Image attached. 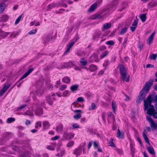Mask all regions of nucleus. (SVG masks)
Instances as JSON below:
<instances>
[{"mask_svg":"<svg viewBox=\"0 0 157 157\" xmlns=\"http://www.w3.org/2000/svg\"><path fill=\"white\" fill-rule=\"evenodd\" d=\"M153 82V80L151 79L146 83L145 86L140 91L137 98L136 101L137 103H140L145 98L146 94L149 90Z\"/></svg>","mask_w":157,"mask_h":157,"instance_id":"1","label":"nucleus"},{"mask_svg":"<svg viewBox=\"0 0 157 157\" xmlns=\"http://www.w3.org/2000/svg\"><path fill=\"white\" fill-rule=\"evenodd\" d=\"M147 120L149 122L150 124V126L151 128L149 127H147L146 128L147 130L149 132L154 131L157 128V124L151 118L150 116H147L146 117Z\"/></svg>","mask_w":157,"mask_h":157,"instance_id":"2","label":"nucleus"},{"mask_svg":"<svg viewBox=\"0 0 157 157\" xmlns=\"http://www.w3.org/2000/svg\"><path fill=\"white\" fill-rule=\"evenodd\" d=\"M154 96L152 95H149L146 100H144V108H154L153 105H151Z\"/></svg>","mask_w":157,"mask_h":157,"instance_id":"3","label":"nucleus"},{"mask_svg":"<svg viewBox=\"0 0 157 157\" xmlns=\"http://www.w3.org/2000/svg\"><path fill=\"white\" fill-rule=\"evenodd\" d=\"M120 70L121 75L123 80L128 82L129 80V76H127L126 70L124 66L121 65L120 66Z\"/></svg>","mask_w":157,"mask_h":157,"instance_id":"4","label":"nucleus"},{"mask_svg":"<svg viewBox=\"0 0 157 157\" xmlns=\"http://www.w3.org/2000/svg\"><path fill=\"white\" fill-rule=\"evenodd\" d=\"M145 110H147V114L150 115H153L155 118H157V109H144Z\"/></svg>","mask_w":157,"mask_h":157,"instance_id":"5","label":"nucleus"},{"mask_svg":"<svg viewBox=\"0 0 157 157\" xmlns=\"http://www.w3.org/2000/svg\"><path fill=\"white\" fill-rule=\"evenodd\" d=\"M108 116L107 120L109 123L113 121V123L115 122V118L114 116L112 114V113L109 112L107 113Z\"/></svg>","mask_w":157,"mask_h":157,"instance_id":"6","label":"nucleus"},{"mask_svg":"<svg viewBox=\"0 0 157 157\" xmlns=\"http://www.w3.org/2000/svg\"><path fill=\"white\" fill-rule=\"evenodd\" d=\"M99 61L98 56L96 54H94L90 58L89 62L92 63L93 61L98 62Z\"/></svg>","mask_w":157,"mask_h":157,"instance_id":"7","label":"nucleus"},{"mask_svg":"<svg viewBox=\"0 0 157 157\" xmlns=\"http://www.w3.org/2000/svg\"><path fill=\"white\" fill-rule=\"evenodd\" d=\"M10 86V84H4V86L3 87L1 91H0V97L2 96L5 93Z\"/></svg>","mask_w":157,"mask_h":157,"instance_id":"8","label":"nucleus"},{"mask_svg":"<svg viewBox=\"0 0 157 157\" xmlns=\"http://www.w3.org/2000/svg\"><path fill=\"white\" fill-rule=\"evenodd\" d=\"M117 4V0H114L110 5L109 9L112 11H114L116 8V6Z\"/></svg>","mask_w":157,"mask_h":157,"instance_id":"9","label":"nucleus"},{"mask_svg":"<svg viewBox=\"0 0 157 157\" xmlns=\"http://www.w3.org/2000/svg\"><path fill=\"white\" fill-rule=\"evenodd\" d=\"M55 96V94H52L51 95L48 96L47 97V101L49 105H52V99L53 100H55V98H54V96Z\"/></svg>","mask_w":157,"mask_h":157,"instance_id":"10","label":"nucleus"},{"mask_svg":"<svg viewBox=\"0 0 157 157\" xmlns=\"http://www.w3.org/2000/svg\"><path fill=\"white\" fill-rule=\"evenodd\" d=\"M82 148L81 146H79L75 150L73 154H75L77 157L80 155L82 152Z\"/></svg>","mask_w":157,"mask_h":157,"instance_id":"11","label":"nucleus"},{"mask_svg":"<svg viewBox=\"0 0 157 157\" xmlns=\"http://www.w3.org/2000/svg\"><path fill=\"white\" fill-rule=\"evenodd\" d=\"M18 114H24L25 115H27L30 116H33V113L32 111H31L29 109H28L27 110H25V111H24V112L23 113H16Z\"/></svg>","mask_w":157,"mask_h":157,"instance_id":"12","label":"nucleus"},{"mask_svg":"<svg viewBox=\"0 0 157 157\" xmlns=\"http://www.w3.org/2000/svg\"><path fill=\"white\" fill-rule=\"evenodd\" d=\"M155 34V32L151 35L147 40V44H149V45H150L154 39Z\"/></svg>","mask_w":157,"mask_h":157,"instance_id":"13","label":"nucleus"},{"mask_svg":"<svg viewBox=\"0 0 157 157\" xmlns=\"http://www.w3.org/2000/svg\"><path fill=\"white\" fill-rule=\"evenodd\" d=\"M33 70V68H31L29 69L28 71L26 72L23 75L20 79H19V81L21 80L24 79L25 78H26L27 76L29 74H30L32 71Z\"/></svg>","mask_w":157,"mask_h":157,"instance_id":"14","label":"nucleus"},{"mask_svg":"<svg viewBox=\"0 0 157 157\" xmlns=\"http://www.w3.org/2000/svg\"><path fill=\"white\" fill-rule=\"evenodd\" d=\"M75 44L74 42H73L71 43H69L68 45L67 46V50L65 51L64 52V55H66L67 54V53H68L70 51V49L72 47V46H73L74 44Z\"/></svg>","mask_w":157,"mask_h":157,"instance_id":"15","label":"nucleus"},{"mask_svg":"<svg viewBox=\"0 0 157 157\" xmlns=\"http://www.w3.org/2000/svg\"><path fill=\"white\" fill-rule=\"evenodd\" d=\"M117 136L119 139H123L124 138V132H121L119 129H118L117 134Z\"/></svg>","mask_w":157,"mask_h":157,"instance_id":"16","label":"nucleus"},{"mask_svg":"<svg viewBox=\"0 0 157 157\" xmlns=\"http://www.w3.org/2000/svg\"><path fill=\"white\" fill-rule=\"evenodd\" d=\"M63 126L61 124H59L56 128V131L58 132L61 133L63 131Z\"/></svg>","mask_w":157,"mask_h":157,"instance_id":"17","label":"nucleus"},{"mask_svg":"<svg viewBox=\"0 0 157 157\" xmlns=\"http://www.w3.org/2000/svg\"><path fill=\"white\" fill-rule=\"evenodd\" d=\"M43 126L44 129H48L49 128L50 124L48 121H45L43 122Z\"/></svg>","mask_w":157,"mask_h":157,"instance_id":"18","label":"nucleus"},{"mask_svg":"<svg viewBox=\"0 0 157 157\" xmlns=\"http://www.w3.org/2000/svg\"><path fill=\"white\" fill-rule=\"evenodd\" d=\"M9 33V32H6L2 30H0V39L4 38L6 37Z\"/></svg>","mask_w":157,"mask_h":157,"instance_id":"19","label":"nucleus"},{"mask_svg":"<svg viewBox=\"0 0 157 157\" xmlns=\"http://www.w3.org/2000/svg\"><path fill=\"white\" fill-rule=\"evenodd\" d=\"M97 6V2L94 3L90 7L88 10L89 12H92L94 11L96 8Z\"/></svg>","mask_w":157,"mask_h":157,"instance_id":"20","label":"nucleus"},{"mask_svg":"<svg viewBox=\"0 0 157 157\" xmlns=\"http://www.w3.org/2000/svg\"><path fill=\"white\" fill-rule=\"evenodd\" d=\"M147 149L150 154H151L153 155H155V152L154 151L153 147L152 146H150L148 147L147 148Z\"/></svg>","mask_w":157,"mask_h":157,"instance_id":"21","label":"nucleus"},{"mask_svg":"<svg viewBox=\"0 0 157 157\" xmlns=\"http://www.w3.org/2000/svg\"><path fill=\"white\" fill-rule=\"evenodd\" d=\"M111 26V24L110 23H106L104 24L102 29V31H104L105 29H109Z\"/></svg>","mask_w":157,"mask_h":157,"instance_id":"22","label":"nucleus"},{"mask_svg":"<svg viewBox=\"0 0 157 157\" xmlns=\"http://www.w3.org/2000/svg\"><path fill=\"white\" fill-rule=\"evenodd\" d=\"M43 110L42 109H36L35 110V114L36 115L40 116L43 114Z\"/></svg>","mask_w":157,"mask_h":157,"instance_id":"23","label":"nucleus"},{"mask_svg":"<svg viewBox=\"0 0 157 157\" xmlns=\"http://www.w3.org/2000/svg\"><path fill=\"white\" fill-rule=\"evenodd\" d=\"M78 87V84H76L71 86L70 89L71 91L73 92L77 90Z\"/></svg>","mask_w":157,"mask_h":157,"instance_id":"24","label":"nucleus"},{"mask_svg":"<svg viewBox=\"0 0 157 157\" xmlns=\"http://www.w3.org/2000/svg\"><path fill=\"white\" fill-rule=\"evenodd\" d=\"M89 69L90 71L93 72L97 69V67L94 64H91L90 66Z\"/></svg>","mask_w":157,"mask_h":157,"instance_id":"25","label":"nucleus"},{"mask_svg":"<svg viewBox=\"0 0 157 157\" xmlns=\"http://www.w3.org/2000/svg\"><path fill=\"white\" fill-rule=\"evenodd\" d=\"M70 78L68 77H65L62 79L63 82L66 83H68L70 82Z\"/></svg>","mask_w":157,"mask_h":157,"instance_id":"26","label":"nucleus"},{"mask_svg":"<svg viewBox=\"0 0 157 157\" xmlns=\"http://www.w3.org/2000/svg\"><path fill=\"white\" fill-rule=\"evenodd\" d=\"M80 62L82 66H85L87 64V61L86 59L84 58H81Z\"/></svg>","mask_w":157,"mask_h":157,"instance_id":"27","label":"nucleus"},{"mask_svg":"<svg viewBox=\"0 0 157 157\" xmlns=\"http://www.w3.org/2000/svg\"><path fill=\"white\" fill-rule=\"evenodd\" d=\"M6 7V5L3 3H0V13L2 12Z\"/></svg>","mask_w":157,"mask_h":157,"instance_id":"28","label":"nucleus"},{"mask_svg":"<svg viewBox=\"0 0 157 157\" xmlns=\"http://www.w3.org/2000/svg\"><path fill=\"white\" fill-rule=\"evenodd\" d=\"M148 6L149 8H152L157 6V2H150L149 3Z\"/></svg>","mask_w":157,"mask_h":157,"instance_id":"29","label":"nucleus"},{"mask_svg":"<svg viewBox=\"0 0 157 157\" xmlns=\"http://www.w3.org/2000/svg\"><path fill=\"white\" fill-rule=\"evenodd\" d=\"M143 136L144 139L145 140L146 142L148 144H149L150 142H149V140L147 135L145 133L143 132Z\"/></svg>","mask_w":157,"mask_h":157,"instance_id":"30","label":"nucleus"},{"mask_svg":"<svg viewBox=\"0 0 157 157\" xmlns=\"http://www.w3.org/2000/svg\"><path fill=\"white\" fill-rule=\"evenodd\" d=\"M8 19V16L7 15H3L1 17V21H5Z\"/></svg>","mask_w":157,"mask_h":157,"instance_id":"31","label":"nucleus"},{"mask_svg":"<svg viewBox=\"0 0 157 157\" xmlns=\"http://www.w3.org/2000/svg\"><path fill=\"white\" fill-rule=\"evenodd\" d=\"M102 17V16L100 14H96L94 15L93 19H97L101 18Z\"/></svg>","mask_w":157,"mask_h":157,"instance_id":"32","label":"nucleus"},{"mask_svg":"<svg viewBox=\"0 0 157 157\" xmlns=\"http://www.w3.org/2000/svg\"><path fill=\"white\" fill-rule=\"evenodd\" d=\"M15 121V119L13 117H10L7 119L6 122L7 123H11Z\"/></svg>","mask_w":157,"mask_h":157,"instance_id":"33","label":"nucleus"},{"mask_svg":"<svg viewBox=\"0 0 157 157\" xmlns=\"http://www.w3.org/2000/svg\"><path fill=\"white\" fill-rule=\"evenodd\" d=\"M84 106L82 105L81 106V105H79L78 104L76 105V102L73 103L71 107H75L76 108H79L80 107H83Z\"/></svg>","mask_w":157,"mask_h":157,"instance_id":"34","label":"nucleus"},{"mask_svg":"<svg viewBox=\"0 0 157 157\" xmlns=\"http://www.w3.org/2000/svg\"><path fill=\"white\" fill-rule=\"evenodd\" d=\"M126 6L127 5L125 2L122 3V4L121 5V9H120L119 11L120 12L121 11L125 8Z\"/></svg>","mask_w":157,"mask_h":157,"instance_id":"35","label":"nucleus"},{"mask_svg":"<svg viewBox=\"0 0 157 157\" xmlns=\"http://www.w3.org/2000/svg\"><path fill=\"white\" fill-rule=\"evenodd\" d=\"M140 19L143 22H144L145 21L146 19V14H142L140 16Z\"/></svg>","mask_w":157,"mask_h":157,"instance_id":"36","label":"nucleus"},{"mask_svg":"<svg viewBox=\"0 0 157 157\" xmlns=\"http://www.w3.org/2000/svg\"><path fill=\"white\" fill-rule=\"evenodd\" d=\"M20 33V32H17L16 33L13 32L12 33L10 37H13V38L15 37L16 36H18Z\"/></svg>","mask_w":157,"mask_h":157,"instance_id":"37","label":"nucleus"},{"mask_svg":"<svg viewBox=\"0 0 157 157\" xmlns=\"http://www.w3.org/2000/svg\"><path fill=\"white\" fill-rule=\"evenodd\" d=\"M41 126V122L40 121L37 122L35 124V128H36L39 127H40Z\"/></svg>","mask_w":157,"mask_h":157,"instance_id":"38","label":"nucleus"},{"mask_svg":"<svg viewBox=\"0 0 157 157\" xmlns=\"http://www.w3.org/2000/svg\"><path fill=\"white\" fill-rule=\"evenodd\" d=\"M127 30V27H124V29H122L121 32L119 34L121 35L124 34Z\"/></svg>","mask_w":157,"mask_h":157,"instance_id":"39","label":"nucleus"},{"mask_svg":"<svg viewBox=\"0 0 157 157\" xmlns=\"http://www.w3.org/2000/svg\"><path fill=\"white\" fill-rule=\"evenodd\" d=\"M109 52L107 51H105L103 53H102V55L100 56V58L102 59L106 56L108 54Z\"/></svg>","mask_w":157,"mask_h":157,"instance_id":"40","label":"nucleus"},{"mask_svg":"<svg viewBox=\"0 0 157 157\" xmlns=\"http://www.w3.org/2000/svg\"><path fill=\"white\" fill-rule=\"evenodd\" d=\"M74 134L73 133H69L67 134L66 138L67 139H71L74 137Z\"/></svg>","mask_w":157,"mask_h":157,"instance_id":"41","label":"nucleus"},{"mask_svg":"<svg viewBox=\"0 0 157 157\" xmlns=\"http://www.w3.org/2000/svg\"><path fill=\"white\" fill-rule=\"evenodd\" d=\"M157 57V54H152L150 56V59L151 60H155Z\"/></svg>","mask_w":157,"mask_h":157,"instance_id":"42","label":"nucleus"},{"mask_svg":"<svg viewBox=\"0 0 157 157\" xmlns=\"http://www.w3.org/2000/svg\"><path fill=\"white\" fill-rule=\"evenodd\" d=\"M74 144V142L71 141L69 142L67 144V146L68 147H72Z\"/></svg>","mask_w":157,"mask_h":157,"instance_id":"43","label":"nucleus"},{"mask_svg":"<svg viewBox=\"0 0 157 157\" xmlns=\"http://www.w3.org/2000/svg\"><path fill=\"white\" fill-rule=\"evenodd\" d=\"M22 17V15H21L17 18L15 22V24L16 25H17L19 23L20 21L21 20Z\"/></svg>","mask_w":157,"mask_h":157,"instance_id":"44","label":"nucleus"},{"mask_svg":"<svg viewBox=\"0 0 157 157\" xmlns=\"http://www.w3.org/2000/svg\"><path fill=\"white\" fill-rule=\"evenodd\" d=\"M114 42L113 40H109L106 42V44L107 45H113L114 44Z\"/></svg>","mask_w":157,"mask_h":157,"instance_id":"45","label":"nucleus"},{"mask_svg":"<svg viewBox=\"0 0 157 157\" xmlns=\"http://www.w3.org/2000/svg\"><path fill=\"white\" fill-rule=\"evenodd\" d=\"M65 153V150H61L60 151V153H58L57 155L60 156H63L64 154Z\"/></svg>","mask_w":157,"mask_h":157,"instance_id":"46","label":"nucleus"},{"mask_svg":"<svg viewBox=\"0 0 157 157\" xmlns=\"http://www.w3.org/2000/svg\"><path fill=\"white\" fill-rule=\"evenodd\" d=\"M113 139L111 138L110 140V141L109 142V144L110 146L111 147H114L115 146V145L113 142Z\"/></svg>","mask_w":157,"mask_h":157,"instance_id":"47","label":"nucleus"},{"mask_svg":"<svg viewBox=\"0 0 157 157\" xmlns=\"http://www.w3.org/2000/svg\"><path fill=\"white\" fill-rule=\"evenodd\" d=\"M85 54V52L83 51H79L77 53V55L79 56H82Z\"/></svg>","mask_w":157,"mask_h":157,"instance_id":"48","label":"nucleus"},{"mask_svg":"<svg viewBox=\"0 0 157 157\" xmlns=\"http://www.w3.org/2000/svg\"><path fill=\"white\" fill-rule=\"evenodd\" d=\"M81 117L80 113H78L76 114L75 115L74 117L76 119H78L80 118Z\"/></svg>","mask_w":157,"mask_h":157,"instance_id":"49","label":"nucleus"},{"mask_svg":"<svg viewBox=\"0 0 157 157\" xmlns=\"http://www.w3.org/2000/svg\"><path fill=\"white\" fill-rule=\"evenodd\" d=\"M72 127L73 128H80V127L78 124L77 123L74 124L72 125Z\"/></svg>","mask_w":157,"mask_h":157,"instance_id":"50","label":"nucleus"},{"mask_svg":"<svg viewBox=\"0 0 157 157\" xmlns=\"http://www.w3.org/2000/svg\"><path fill=\"white\" fill-rule=\"evenodd\" d=\"M138 22V21L137 19H135L132 24V26L137 27V25Z\"/></svg>","mask_w":157,"mask_h":157,"instance_id":"51","label":"nucleus"},{"mask_svg":"<svg viewBox=\"0 0 157 157\" xmlns=\"http://www.w3.org/2000/svg\"><path fill=\"white\" fill-rule=\"evenodd\" d=\"M67 87V86L66 85H63L61 86V87L59 89L61 90H64Z\"/></svg>","mask_w":157,"mask_h":157,"instance_id":"52","label":"nucleus"},{"mask_svg":"<svg viewBox=\"0 0 157 157\" xmlns=\"http://www.w3.org/2000/svg\"><path fill=\"white\" fill-rule=\"evenodd\" d=\"M37 32V30L36 29H33L32 30H31L30 31L29 33V34L31 35L33 34H35Z\"/></svg>","mask_w":157,"mask_h":157,"instance_id":"53","label":"nucleus"},{"mask_svg":"<svg viewBox=\"0 0 157 157\" xmlns=\"http://www.w3.org/2000/svg\"><path fill=\"white\" fill-rule=\"evenodd\" d=\"M130 148H131V152L132 153H134L135 150L134 148V146L133 144H132L131 143L130 144Z\"/></svg>","mask_w":157,"mask_h":157,"instance_id":"54","label":"nucleus"},{"mask_svg":"<svg viewBox=\"0 0 157 157\" xmlns=\"http://www.w3.org/2000/svg\"><path fill=\"white\" fill-rule=\"evenodd\" d=\"M69 91L67 90H65L63 93V96L64 97H66L69 93Z\"/></svg>","mask_w":157,"mask_h":157,"instance_id":"55","label":"nucleus"},{"mask_svg":"<svg viewBox=\"0 0 157 157\" xmlns=\"http://www.w3.org/2000/svg\"><path fill=\"white\" fill-rule=\"evenodd\" d=\"M47 148L48 149L51 150H54V147L52 145L48 146L47 147Z\"/></svg>","mask_w":157,"mask_h":157,"instance_id":"56","label":"nucleus"},{"mask_svg":"<svg viewBox=\"0 0 157 157\" xmlns=\"http://www.w3.org/2000/svg\"><path fill=\"white\" fill-rule=\"evenodd\" d=\"M77 101H78L83 102L84 101V98L82 97H80L77 98Z\"/></svg>","mask_w":157,"mask_h":157,"instance_id":"57","label":"nucleus"},{"mask_svg":"<svg viewBox=\"0 0 157 157\" xmlns=\"http://www.w3.org/2000/svg\"><path fill=\"white\" fill-rule=\"evenodd\" d=\"M105 113H103L102 114V118L103 121L104 122H105L106 119H105Z\"/></svg>","mask_w":157,"mask_h":157,"instance_id":"58","label":"nucleus"},{"mask_svg":"<svg viewBox=\"0 0 157 157\" xmlns=\"http://www.w3.org/2000/svg\"><path fill=\"white\" fill-rule=\"evenodd\" d=\"M94 148L97 147L98 146V142L94 141Z\"/></svg>","mask_w":157,"mask_h":157,"instance_id":"59","label":"nucleus"},{"mask_svg":"<svg viewBox=\"0 0 157 157\" xmlns=\"http://www.w3.org/2000/svg\"><path fill=\"white\" fill-rule=\"evenodd\" d=\"M59 136H55L54 137L52 138H51L52 140H57L59 138Z\"/></svg>","mask_w":157,"mask_h":157,"instance_id":"60","label":"nucleus"},{"mask_svg":"<svg viewBox=\"0 0 157 157\" xmlns=\"http://www.w3.org/2000/svg\"><path fill=\"white\" fill-rule=\"evenodd\" d=\"M55 6V5L54 4L52 3L50 4L48 6V7L50 9H51L54 7Z\"/></svg>","mask_w":157,"mask_h":157,"instance_id":"61","label":"nucleus"},{"mask_svg":"<svg viewBox=\"0 0 157 157\" xmlns=\"http://www.w3.org/2000/svg\"><path fill=\"white\" fill-rule=\"evenodd\" d=\"M136 28V27L132 26V25L130 27V29L132 32H133L135 31Z\"/></svg>","mask_w":157,"mask_h":157,"instance_id":"62","label":"nucleus"},{"mask_svg":"<svg viewBox=\"0 0 157 157\" xmlns=\"http://www.w3.org/2000/svg\"><path fill=\"white\" fill-rule=\"evenodd\" d=\"M112 108H116L117 107L115 102L113 101L112 102Z\"/></svg>","mask_w":157,"mask_h":157,"instance_id":"63","label":"nucleus"},{"mask_svg":"<svg viewBox=\"0 0 157 157\" xmlns=\"http://www.w3.org/2000/svg\"><path fill=\"white\" fill-rule=\"evenodd\" d=\"M115 150L119 154H121L122 153V151L120 149L118 148H115Z\"/></svg>","mask_w":157,"mask_h":157,"instance_id":"64","label":"nucleus"}]
</instances>
